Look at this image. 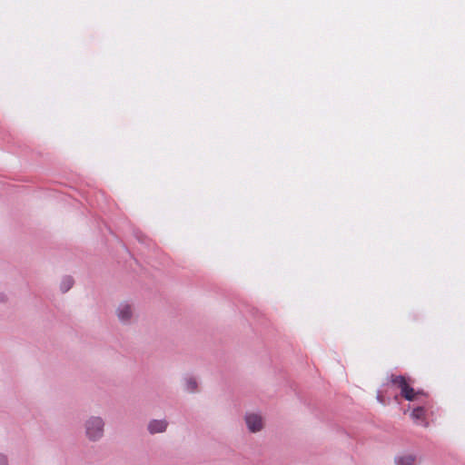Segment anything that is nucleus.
<instances>
[{"mask_svg": "<svg viewBox=\"0 0 465 465\" xmlns=\"http://www.w3.org/2000/svg\"><path fill=\"white\" fill-rule=\"evenodd\" d=\"M84 437L90 442H98L104 437L105 420L103 417L91 415L83 424Z\"/></svg>", "mask_w": 465, "mask_h": 465, "instance_id": "1", "label": "nucleus"}, {"mask_svg": "<svg viewBox=\"0 0 465 465\" xmlns=\"http://www.w3.org/2000/svg\"><path fill=\"white\" fill-rule=\"evenodd\" d=\"M389 380L391 385L400 390L401 396L406 401H412L416 400L419 395H424L422 391H414L409 383L407 377L404 375L391 374Z\"/></svg>", "mask_w": 465, "mask_h": 465, "instance_id": "2", "label": "nucleus"}, {"mask_svg": "<svg viewBox=\"0 0 465 465\" xmlns=\"http://www.w3.org/2000/svg\"><path fill=\"white\" fill-rule=\"evenodd\" d=\"M118 320L123 324H130L134 317V307L127 302H121L116 309Z\"/></svg>", "mask_w": 465, "mask_h": 465, "instance_id": "3", "label": "nucleus"}, {"mask_svg": "<svg viewBox=\"0 0 465 465\" xmlns=\"http://www.w3.org/2000/svg\"><path fill=\"white\" fill-rule=\"evenodd\" d=\"M244 420L248 430L252 433L259 432L263 428L262 417L260 414L247 413Z\"/></svg>", "mask_w": 465, "mask_h": 465, "instance_id": "4", "label": "nucleus"}, {"mask_svg": "<svg viewBox=\"0 0 465 465\" xmlns=\"http://www.w3.org/2000/svg\"><path fill=\"white\" fill-rule=\"evenodd\" d=\"M168 421L163 420H151L147 425V430L151 435L165 432L168 428Z\"/></svg>", "mask_w": 465, "mask_h": 465, "instance_id": "5", "label": "nucleus"}, {"mask_svg": "<svg viewBox=\"0 0 465 465\" xmlns=\"http://www.w3.org/2000/svg\"><path fill=\"white\" fill-rule=\"evenodd\" d=\"M416 459L413 454H404L396 456L394 461L396 465H416Z\"/></svg>", "mask_w": 465, "mask_h": 465, "instance_id": "6", "label": "nucleus"}, {"mask_svg": "<svg viewBox=\"0 0 465 465\" xmlns=\"http://www.w3.org/2000/svg\"><path fill=\"white\" fill-rule=\"evenodd\" d=\"M426 414V410L424 407L420 406L417 408H414L413 411L411 413V417L414 420H424Z\"/></svg>", "mask_w": 465, "mask_h": 465, "instance_id": "7", "label": "nucleus"}, {"mask_svg": "<svg viewBox=\"0 0 465 465\" xmlns=\"http://www.w3.org/2000/svg\"><path fill=\"white\" fill-rule=\"evenodd\" d=\"M74 285V279L71 276H64L62 279L60 289L62 292H68Z\"/></svg>", "mask_w": 465, "mask_h": 465, "instance_id": "8", "label": "nucleus"}, {"mask_svg": "<svg viewBox=\"0 0 465 465\" xmlns=\"http://www.w3.org/2000/svg\"><path fill=\"white\" fill-rule=\"evenodd\" d=\"M198 387L197 381L193 377H187L185 379V390L189 392L196 391Z\"/></svg>", "mask_w": 465, "mask_h": 465, "instance_id": "9", "label": "nucleus"}, {"mask_svg": "<svg viewBox=\"0 0 465 465\" xmlns=\"http://www.w3.org/2000/svg\"><path fill=\"white\" fill-rule=\"evenodd\" d=\"M0 465H9L8 457L3 452H0Z\"/></svg>", "mask_w": 465, "mask_h": 465, "instance_id": "10", "label": "nucleus"}, {"mask_svg": "<svg viewBox=\"0 0 465 465\" xmlns=\"http://www.w3.org/2000/svg\"><path fill=\"white\" fill-rule=\"evenodd\" d=\"M7 301V296L4 292H0V302H5Z\"/></svg>", "mask_w": 465, "mask_h": 465, "instance_id": "11", "label": "nucleus"}, {"mask_svg": "<svg viewBox=\"0 0 465 465\" xmlns=\"http://www.w3.org/2000/svg\"><path fill=\"white\" fill-rule=\"evenodd\" d=\"M377 399L379 401L383 402L382 396L380 393L377 395Z\"/></svg>", "mask_w": 465, "mask_h": 465, "instance_id": "12", "label": "nucleus"}]
</instances>
